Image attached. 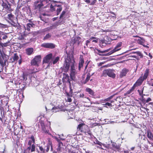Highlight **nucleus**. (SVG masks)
Returning <instances> with one entry per match:
<instances>
[{"label": "nucleus", "instance_id": "f257e3e1", "mask_svg": "<svg viewBox=\"0 0 153 153\" xmlns=\"http://www.w3.org/2000/svg\"><path fill=\"white\" fill-rule=\"evenodd\" d=\"M67 57L64 61L63 65L61 68L62 71L67 73L69 70L70 65L72 64V62H73L74 59L73 54L71 53L70 56L69 54L67 53Z\"/></svg>", "mask_w": 153, "mask_h": 153}, {"label": "nucleus", "instance_id": "f03ea898", "mask_svg": "<svg viewBox=\"0 0 153 153\" xmlns=\"http://www.w3.org/2000/svg\"><path fill=\"white\" fill-rule=\"evenodd\" d=\"M77 131L84 133L86 135H89L91 136L92 133L90 130L89 127L84 123H81L78 125L77 127Z\"/></svg>", "mask_w": 153, "mask_h": 153}, {"label": "nucleus", "instance_id": "7ed1b4c3", "mask_svg": "<svg viewBox=\"0 0 153 153\" xmlns=\"http://www.w3.org/2000/svg\"><path fill=\"white\" fill-rule=\"evenodd\" d=\"M30 138L31 140H29L28 143V145L29 146L26 149V150L28 152H30V150L31 152H34L35 151V149L36 146L34 144L35 143V139L34 136L33 135H31L30 137L29 138Z\"/></svg>", "mask_w": 153, "mask_h": 153}, {"label": "nucleus", "instance_id": "20e7f679", "mask_svg": "<svg viewBox=\"0 0 153 153\" xmlns=\"http://www.w3.org/2000/svg\"><path fill=\"white\" fill-rule=\"evenodd\" d=\"M75 62L74 59H73L72 62V64H71L70 73V75L71 79L74 80L76 78V75L77 74L76 68L75 67Z\"/></svg>", "mask_w": 153, "mask_h": 153}, {"label": "nucleus", "instance_id": "39448f33", "mask_svg": "<svg viewBox=\"0 0 153 153\" xmlns=\"http://www.w3.org/2000/svg\"><path fill=\"white\" fill-rule=\"evenodd\" d=\"M48 143L47 144V146H45V148H44L42 146H39V149L40 152V153H45L46 152H48L49 151L50 148V145H51V149H52V142L50 140H48Z\"/></svg>", "mask_w": 153, "mask_h": 153}, {"label": "nucleus", "instance_id": "423d86ee", "mask_svg": "<svg viewBox=\"0 0 153 153\" xmlns=\"http://www.w3.org/2000/svg\"><path fill=\"white\" fill-rule=\"evenodd\" d=\"M43 1L42 0H36L33 3V7L35 10H37L40 11L44 6L43 2Z\"/></svg>", "mask_w": 153, "mask_h": 153}, {"label": "nucleus", "instance_id": "0eeeda50", "mask_svg": "<svg viewBox=\"0 0 153 153\" xmlns=\"http://www.w3.org/2000/svg\"><path fill=\"white\" fill-rule=\"evenodd\" d=\"M41 59V56L40 55L35 56L30 62L31 65L39 66V64L40 63Z\"/></svg>", "mask_w": 153, "mask_h": 153}, {"label": "nucleus", "instance_id": "6e6552de", "mask_svg": "<svg viewBox=\"0 0 153 153\" xmlns=\"http://www.w3.org/2000/svg\"><path fill=\"white\" fill-rule=\"evenodd\" d=\"M0 97L3 98L1 100L2 105H7L8 103L9 97H8L7 96H4V95H1Z\"/></svg>", "mask_w": 153, "mask_h": 153}, {"label": "nucleus", "instance_id": "1a4fd4ad", "mask_svg": "<svg viewBox=\"0 0 153 153\" xmlns=\"http://www.w3.org/2000/svg\"><path fill=\"white\" fill-rule=\"evenodd\" d=\"M41 46L46 48L53 49L55 47V45L51 43H45L42 45Z\"/></svg>", "mask_w": 153, "mask_h": 153}, {"label": "nucleus", "instance_id": "9d476101", "mask_svg": "<svg viewBox=\"0 0 153 153\" xmlns=\"http://www.w3.org/2000/svg\"><path fill=\"white\" fill-rule=\"evenodd\" d=\"M84 63V61L83 56L82 55H81L79 57V63L78 70L79 71H80L81 68L83 67Z\"/></svg>", "mask_w": 153, "mask_h": 153}, {"label": "nucleus", "instance_id": "9b49d317", "mask_svg": "<svg viewBox=\"0 0 153 153\" xmlns=\"http://www.w3.org/2000/svg\"><path fill=\"white\" fill-rule=\"evenodd\" d=\"M52 56V54L51 53H49L43 59V63H48L49 62Z\"/></svg>", "mask_w": 153, "mask_h": 153}, {"label": "nucleus", "instance_id": "f8f14e48", "mask_svg": "<svg viewBox=\"0 0 153 153\" xmlns=\"http://www.w3.org/2000/svg\"><path fill=\"white\" fill-rule=\"evenodd\" d=\"M144 81L143 79H142V76H140L139 78L137 80L135 83L133 85V86L135 88L137 87H138L141 85Z\"/></svg>", "mask_w": 153, "mask_h": 153}, {"label": "nucleus", "instance_id": "ddd939ff", "mask_svg": "<svg viewBox=\"0 0 153 153\" xmlns=\"http://www.w3.org/2000/svg\"><path fill=\"white\" fill-rule=\"evenodd\" d=\"M63 146V144L62 143H58L57 147L56 148L57 152L59 153L63 151L64 149Z\"/></svg>", "mask_w": 153, "mask_h": 153}, {"label": "nucleus", "instance_id": "4468645a", "mask_svg": "<svg viewBox=\"0 0 153 153\" xmlns=\"http://www.w3.org/2000/svg\"><path fill=\"white\" fill-rule=\"evenodd\" d=\"M128 71V70L126 68L123 69L120 73V77L122 78L123 76H126Z\"/></svg>", "mask_w": 153, "mask_h": 153}, {"label": "nucleus", "instance_id": "2eb2a0df", "mask_svg": "<svg viewBox=\"0 0 153 153\" xmlns=\"http://www.w3.org/2000/svg\"><path fill=\"white\" fill-rule=\"evenodd\" d=\"M112 145L114 150L119 152L120 150V145H117L116 143L113 142L112 143Z\"/></svg>", "mask_w": 153, "mask_h": 153}, {"label": "nucleus", "instance_id": "dca6fc26", "mask_svg": "<svg viewBox=\"0 0 153 153\" xmlns=\"http://www.w3.org/2000/svg\"><path fill=\"white\" fill-rule=\"evenodd\" d=\"M33 53V48H28L25 49L26 54L28 56H30Z\"/></svg>", "mask_w": 153, "mask_h": 153}, {"label": "nucleus", "instance_id": "f3484780", "mask_svg": "<svg viewBox=\"0 0 153 153\" xmlns=\"http://www.w3.org/2000/svg\"><path fill=\"white\" fill-rule=\"evenodd\" d=\"M122 45V42H120L117 43L116 46L112 50L114 53L120 50V47Z\"/></svg>", "mask_w": 153, "mask_h": 153}, {"label": "nucleus", "instance_id": "a211bd4d", "mask_svg": "<svg viewBox=\"0 0 153 153\" xmlns=\"http://www.w3.org/2000/svg\"><path fill=\"white\" fill-rule=\"evenodd\" d=\"M147 137L150 140H153V134L150 130L147 131Z\"/></svg>", "mask_w": 153, "mask_h": 153}, {"label": "nucleus", "instance_id": "6ab92c4d", "mask_svg": "<svg viewBox=\"0 0 153 153\" xmlns=\"http://www.w3.org/2000/svg\"><path fill=\"white\" fill-rule=\"evenodd\" d=\"M114 70H108V76L110 77L114 78L116 77V74L113 72Z\"/></svg>", "mask_w": 153, "mask_h": 153}, {"label": "nucleus", "instance_id": "aec40b11", "mask_svg": "<svg viewBox=\"0 0 153 153\" xmlns=\"http://www.w3.org/2000/svg\"><path fill=\"white\" fill-rule=\"evenodd\" d=\"M139 38L140 39H138L137 41V42L139 44L142 45L145 47H147V46H145L144 44V42H145V40L143 38H141L140 37H139Z\"/></svg>", "mask_w": 153, "mask_h": 153}, {"label": "nucleus", "instance_id": "412c9836", "mask_svg": "<svg viewBox=\"0 0 153 153\" xmlns=\"http://www.w3.org/2000/svg\"><path fill=\"white\" fill-rule=\"evenodd\" d=\"M63 78L67 82H68L69 84L71 83L69 79V76L68 74L64 73Z\"/></svg>", "mask_w": 153, "mask_h": 153}, {"label": "nucleus", "instance_id": "4be33fe9", "mask_svg": "<svg viewBox=\"0 0 153 153\" xmlns=\"http://www.w3.org/2000/svg\"><path fill=\"white\" fill-rule=\"evenodd\" d=\"M114 102V101L111 100V102H106L105 104H103L102 105L104 107L108 108L109 107H112L113 106V105H112L111 103Z\"/></svg>", "mask_w": 153, "mask_h": 153}, {"label": "nucleus", "instance_id": "5701e85b", "mask_svg": "<svg viewBox=\"0 0 153 153\" xmlns=\"http://www.w3.org/2000/svg\"><path fill=\"white\" fill-rule=\"evenodd\" d=\"M85 91L90 95L92 96H94V92L91 88H86Z\"/></svg>", "mask_w": 153, "mask_h": 153}, {"label": "nucleus", "instance_id": "b1692460", "mask_svg": "<svg viewBox=\"0 0 153 153\" xmlns=\"http://www.w3.org/2000/svg\"><path fill=\"white\" fill-rule=\"evenodd\" d=\"M149 69H147L146 70L143 76L142 77V79L144 80L146 79L147 78L149 74Z\"/></svg>", "mask_w": 153, "mask_h": 153}, {"label": "nucleus", "instance_id": "393cba45", "mask_svg": "<svg viewBox=\"0 0 153 153\" xmlns=\"http://www.w3.org/2000/svg\"><path fill=\"white\" fill-rule=\"evenodd\" d=\"M6 62L3 57H0V64L3 67L6 65Z\"/></svg>", "mask_w": 153, "mask_h": 153}, {"label": "nucleus", "instance_id": "a878e982", "mask_svg": "<svg viewBox=\"0 0 153 153\" xmlns=\"http://www.w3.org/2000/svg\"><path fill=\"white\" fill-rule=\"evenodd\" d=\"M26 36V35L25 34H20L18 38V39L20 40H25V38Z\"/></svg>", "mask_w": 153, "mask_h": 153}, {"label": "nucleus", "instance_id": "bb28decb", "mask_svg": "<svg viewBox=\"0 0 153 153\" xmlns=\"http://www.w3.org/2000/svg\"><path fill=\"white\" fill-rule=\"evenodd\" d=\"M90 73H88L87 75L86 78L85 80L82 83L84 84H85L89 81L90 78Z\"/></svg>", "mask_w": 153, "mask_h": 153}, {"label": "nucleus", "instance_id": "cd10ccee", "mask_svg": "<svg viewBox=\"0 0 153 153\" xmlns=\"http://www.w3.org/2000/svg\"><path fill=\"white\" fill-rule=\"evenodd\" d=\"M7 18L9 19V20L12 22L13 21L14 17V16L13 15L12 13L8 14L7 15Z\"/></svg>", "mask_w": 153, "mask_h": 153}, {"label": "nucleus", "instance_id": "c85d7f7f", "mask_svg": "<svg viewBox=\"0 0 153 153\" xmlns=\"http://www.w3.org/2000/svg\"><path fill=\"white\" fill-rule=\"evenodd\" d=\"M135 88L133 86L132 88L129 90H128L127 92L124 94V95H126L128 94H129L131 93L135 89Z\"/></svg>", "mask_w": 153, "mask_h": 153}, {"label": "nucleus", "instance_id": "c756f323", "mask_svg": "<svg viewBox=\"0 0 153 153\" xmlns=\"http://www.w3.org/2000/svg\"><path fill=\"white\" fill-rule=\"evenodd\" d=\"M13 61L12 62H14L15 61H17L19 59V57L17 53H15L14 54V56L13 58Z\"/></svg>", "mask_w": 153, "mask_h": 153}, {"label": "nucleus", "instance_id": "7c9ffc66", "mask_svg": "<svg viewBox=\"0 0 153 153\" xmlns=\"http://www.w3.org/2000/svg\"><path fill=\"white\" fill-rule=\"evenodd\" d=\"M77 149L76 148L72 146V147L71 148L70 150L69 151V152L70 153H78V152L76 151Z\"/></svg>", "mask_w": 153, "mask_h": 153}, {"label": "nucleus", "instance_id": "2f4dec72", "mask_svg": "<svg viewBox=\"0 0 153 153\" xmlns=\"http://www.w3.org/2000/svg\"><path fill=\"white\" fill-rule=\"evenodd\" d=\"M81 39V37L79 36L76 37L74 39V43H77L78 44H79L80 42V40Z\"/></svg>", "mask_w": 153, "mask_h": 153}, {"label": "nucleus", "instance_id": "473e14b6", "mask_svg": "<svg viewBox=\"0 0 153 153\" xmlns=\"http://www.w3.org/2000/svg\"><path fill=\"white\" fill-rule=\"evenodd\" d=\"M66 13V12L64 10L63 11L61 14H60L59 17V18L60 19L65 20V17H64V15H65Z\"/></svg>", "mask_w": 153, "mask_h": 153}, {"label": "nucleus", "instance_id": "72a5a7b5", "mask_svg": "<svg viewBox=\"0 0 153 153\" xmlns=\"http://www.w3.org/2000/svg\"><path fill=\"white\" fill-rule=\"evenodd\" d=\"M58 109H59V111H64V106L63 104H59L57 106Z\"/></svg>", "mask_w": 153, "mask_h": 153}, {"label": "nucleus", "instance_id": "f704fd0d", "mask_svg": "<svg viewBox=\"0 0 153 153\" xmlns=\"http://www.w3.org/2000/svg\"><path fill=\"white\" fill-rule=\"evenodd\" d=\"M33 25V24H30V23L27 24L26 25V30L29 31H30V28L31 27H32Z\"/></svg>", "mask_w": 153, "mask_h": 153}, {"label": "nucleus", "instance_id": "c9c22d12", "mask_svg": "<svg viewBox=\"0 0 153 153\" xmlns=\"http://www.w3.org/2000/svg\"><path fill=\"white\" fill-rule=\"evenodd\" d=\"M51 37V34L48 33L44 37L43 39L44 40H46L50 38Z\"/></svg>", "mask_w": 153, "mask_h": 153}, {"label": "nucleus", "instance_id": "e433bc0d", "mask_svg": "<svg viewBox=\"0 0 153 153\" xmlns=\"http://www.w3.org/2000/svg\"><path fill=\"white\" fill-rule=\"evenodd\" d=\"M108 70H105L103 71L102 74V76H106L107 75L108 76Z\"/></svg>", "mask_w": 153, "mask_h": 153}, {"label": "nucleus", "instance_id": "4c0bfd02", "mask_svg": "<svg viewBox=\"0 0 153 153\" xmlns=\"http://www.w3.org/2000/svg\"><path fill=\"white\" fill-rule=\"evenodd\" d=\"M144 90V87L142 88L141 90H137V91L139 93V95L140 96H141L142 97H143V95H143V91Z\"/></svg>", "mask_w": 153, "mask_h": 153}, {"label": "nucleus", "instance_id": "58836bf2", "mask_svg": "<svg viewBox=\"0 0 153 153\" xmlns=\"http://www.w3.org/2000/svg\"><path fill=\"white\" fill-rule=\"evenodd\" d=\"M60 58L59 56L56 57L53 61V65L56 64L59 60Z\"/></svg>", "mask_w": 153, "mask_h": 153}, {"label": "nucleus", "instance_id": "ea45409f", "mask_svg": "<svg viewBox=\"0 0 153 153\" xmlns=\"http://www.w3.org/2000/svg\"><path fill=\"white\" fill-rule=\"evenodd\" d=\"M110 48L107 49L106 50H105L104 51H101L98 49H97V51L99 53H103L105 52H108L109 50H110Z\"/></svg>", "mask_w": 153, "mask_h": 153}, {"label": "nucleus", "instance_id": "a19ab883", "mask_svg": "<svg viewBox=\"0 0 153 153\" xmlns=\"http://www.w3.org/2000/svg\"><path fill=\"white\" fill-rule=\"evenodd\" d=\"M62 10V7H60L57 8L56 10V15H58L60 13L61 11Z\"/></svg>", "mask_w": 153, "mask_h": 153}, {"label": "nucleus", "instance_id": "79ce46f5", "mask_svg": "<svg viewBox=\"0 0 153 153\" xmlns=\"http://www.w3.org/2000/svg\"><path fill=\"white\" fill-rule=\"evenodd\" d=\"M132 53H136L137 55L140 56V58H142L143 57V56L142 54L141 53V52L140 51H137V52H134Z\"/></svg>", "mask_w": 153, "mask_h": 153}, {"label": "nucleus", "instance_id": "37998d69", "mask_svg": "<svg viewBox=\"0 0 153 153\" xmlns=\"http://www.w3.org/2000/svg\"><path fill=\"white\" fill-rule=\"evenodd\" d=\"M42 131H43V132L45 133H48L49 132L48 130L46 128V127L45 126H43V127H42Z\"/></svg>", "mask_w": 153, "mask_h": 153}, {"label": "nucleus", "instance_id": "c03bdc74", "mask_svg": "<svg viewBox=\"0 0 153 153\" xmlns=\"http://www.w3.org/2000/svg\"><path fill=\"white\" fill-rule=\"evenodd\" d=\"M1 6L3 7L4 8H9L7 4L6 3H4V2H3L1 4Z\"/></svg>", "mask_w": 153, "mask_h": 153}, {"label": "nucleus", "instance_id": "a18cd8bd", "mask_svg": "<svg viewBox=\"0 0 153 153\" xmlns=\"http://www.w3.org/2000/svg\"><path fill=\"white\" fill-rule=\"evenodd\" d=\"M22 76L24 80H26L27 79V75L25 73H23L22 75Z\"/></svg>", "mask_w": 153, "mask_h": 153}, {"label": "nucleus", "instance_id": "49530a36", "mask_svg": "<svg viewBox=\"0 0 153 153\" xmlns=\"http://www.w3.org/2000/svg\"><path fill=\"white\" fill-rule=\"evenodd\" d=\"M39 123H40V124L41 126V127H43V126H45V124L44 123V121L42 120H40L39 121Z\"/></svg>", "mask_w": 153, "mask_h": 153}, {"label": "nucleus", "instance_id": "de8ad7c7", "mask_svg": "<svg viewBox=\"0 0 153 153\" xmlns=\"http://www.w3.org/2000/svg\"><path fill=\"white\" fill-rule=\"evenodd\" d=\"M69 88H70V91H69V93L70 94H72L73 93V90L72 88L71 83L69 84Z\"/></svg>", "mask_w": 153, "mask_h": 153}, {"label": "nucleus", "instance_id": "09e8293b", "mask_svg": "<svg viewBox=\"0 0 153 153\" xmlns=\"http://www.w3.org/2000/svg\"><path fill=\"white\" fill-rule=\"evenodd\" d=\"M54 6H53L52 4H51L50 6V9L52 11H53L55 10L56 9L54 8Z\"/></svg>", "mask_w": 153, "mask_h": 153}, {"label": "nucleus", "instance_id": "8fccbe9b", "mask_svg": "<svg viewBox=\"0 0 153 153\" xmlns=\"http://www.w3.org/2000/svg\"><path fill=\"white\" fill-rule=\"evenodd\" d=\"M66 96L67 97H72L73 94H70L69 92H68L67 91L65 92Z\"/></svg>", "mask_w": 153, "mask_h": 153}, {"label": "nucleus", "instance_id": "3c124183", "mask_svg": "<svg viewBox=\"0 0 153 153\" xmlns=\"http://www.w3.org/2000/svg\"><path fill=\"white\" fill-rule=\"evenodd\" d=\"M97 2V0H93L91 2H90V5H94Z\"/></svg>", "mask_w": 153, "mask_h": 153}, {"label": "nucleus", "instance_id": "603ef678", "mask_svg": "<svg viewBox=\"0 0 153 153\" xmlns=\"http://www.w3.org/2000/svg\"><path fill=\"white\" fill-rule=\"evenodd\" d=\"M55 139L57 141V142L58 143H62L60 139H59L58 138L55 137Z\"/></svg>", "mask_w": 153, "mask_h": 153}, {"label": "nucleus", "instance_id": "864d4df0", "mask_svg": "<svg viewBox=\"0 0 153 153\" xmlns=\"http://www.w3.org/2000/svg\"><path fill=\"white\" fill-rule=\"evenodd\" d=\"M52 109L53 110H55V112H56V111H59L58 110H57L58 109V107H54Z\"/></svg>", "mask_w": 153, "mask_h": 153}, {"label": "nucleus", "instance_id": "5fc2aeb1", "mask_svg": "<svg viewBox=\"0 0 153 153\" xmlns=\"http://www.w3.org/2000/svg\"><path fill=\"white\" fill-rule=\"evenodd\" d=\"M93 40L92 41V42H94L96 43H97L98 42V38L97 39L96 37L95 39H93Z\"/></svg>", "mask_w": 153, "mask_h": 153}, {"label": "nucleus", "instance_id": "6e6d98bb", "mask_svg": "<svg viewBox=\"0 0 153 153\" xmlns=\"http://www.w3.org/2000/svg\"><path fill=\"white\" fill-rule=\"evenodd\" d=\"M113 53H114V52H113V51L112 50V51H111L110 52H109L108 53H107V54H106V56H109V55H111V54H112Z\"/></svg>", "mask_w": 153, "mask_h": 153}, {"label": "nucleus", "instance_id": "4d7b16f0", "mask_svg": "<svg viewBox=\"0 0 153 153\" xmlns=\"http://www.w3.org/2000/svg\"><path fill=\"white\" fill-rule=\"evenodd\" d=\"M79 97L80 98H84L85 97V95L83 94H80L79 95Z\"/></svg>", "mask_w": 153, "mask_h": 153}, {"label": "nucleus", "instance_id": "13d9d810", "mask_svg": "<svg viewBox=\"0 0 153 153\" xmlns=\"http://www.w3.org/2000/svg\"><path fill=\"white\" fill-rule=\"evenodd\" d=\"M67 97V101L69 102H71L72 101V99L70 97Z\"/></svg>", "mask_w": 153, "mask_h": 153}, {"label": "nucleus", "instance_id": "bf43d9fd", "mask_svg": "<svg viewBox=\"0 0 153 153\" xmlns=\"http://www.w3.org/2000/svg\"><path fill=\"white\" fill-rule=\"evenodd\" d=\"M104 101H105V102H111V100H109V98H108V97L107 98L105 99L104 100Z\"/></svg>", "mask_w": 153, "mask_h": 153}, {"label": "nucleus", "instance_id": "052dcab7", "mask_svg": "<svg viewBox=\"0 0 153 153\" xmlns=\"http://www.w3.org/2000/svg\"><path fill=\"white\" fill-rule=\"evenodd\" d=\"M152 100L151 99L150 97H148L147 99L146 100V102H148L150 101H151Z\"/></svg>", "mask_w": 153, "mask_h": 153}, {"label": "nucleus", "instance_id": "680f3d73", "mask_svg": "<svg viewBox=\"0 0 153 153\" xmlns=\"http://www.w3.org/2000/svg\"><path fill=\"white\" fill-rule=\"evenodd\" d=\"M96 144L100 146H102V143L101 142L99 141H98V142L96 143Z\"/></svg>", "mask_w": 153, "mask_h": 153}, {"label": "nucleus", "instance_id": "e2e57ef3", "mask_svg": "<svg viewBox=\"0 0 153 153\" xmlns=\"http://www.w3.org/2000/svg\"><path fill=\"white\" fill-rule=\"evenodd\" d=\"M142 101L144 103H146V100H145V99H144L143 97H142Z\"/></svg>", "mask_w": 153, "mask_h": 153}, {"label": "nucleus", "instance_id": "0e129e2a", "mask_svg": "<svg viewBox=\"0 0 153 153\" xmlns=\"http://www.w3.org/2000/svg\"><path fill=\"white\" fill-rule=\"evenodd\" d=\"M129 57H134L135 59H138V58H137V56L135 55H131V56H129Z\"/></svg>", "mask_w": 153, "mask_h": 153}, {"label": "nucleus", "instance_id": "69168bd1", "mask_svg": "<svg viewBox=\"0 0 153 153\" xmlns=\"http://www.w3.org/2000/svg\"><path fill=\"white\" fill-rule=\"evenodd\" d=\"M95 37H92L90 38L89 40H89L90 41L92 40L93 39H95Z\"/></svg>", "mask_w": 153, "mask_h": 153}, {"label": "nucleus", "instance_id": "338daca9", "mask_svg": "<svg viewBox=\"0 0 153 153\" xmlns=\"http://www.w3.org/2000/svg\"><path fill=\"white\" fill-rule=\"evenodd\" d=\"M54 7H58V8H59V7H62V6L61 5H60L55 4L54 5Z\"/></svg>", "mask_w": 153, "mask_h": 153}, {"label": "nucleus", "instance_id": "774afa93", "mask_svg": "<svg viewBox=\"0 0 153 153\" xmlns=\"http://www.w3.org/2000/svg\"><path fill=\"white\" fill-rule=\"evenodd\" d=\"M90 42L89 40H87L86 41V45L87 46H88V44Z\"/></svg>", "mask_w": 153, "mask_h": 153}]
</instances>
